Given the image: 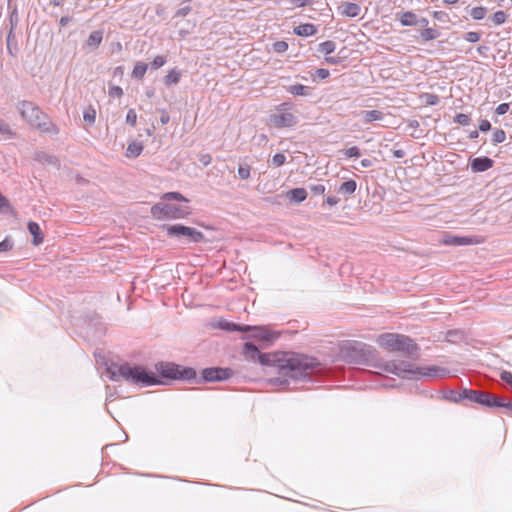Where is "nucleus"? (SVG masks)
I'll return each mask as SVG.
<instances>
[{"mask_svg": "<svg viewBox=\"0 0 512 512\" xmlns=\"http://www.w3.org/2000/svg\"><path fill=\"white\" fill-rule=\"evenodd\" d=\"M492 143L494 145L503 143L506 140V133L503 129H495L492 134Z\"/></svg>", "mask_w": 512, "mask_h": 512, "instance_id": "a19ab883", "label": "nucleus"}, {"mask_svg": "<svg viewBox=\"0 0 512 512\" xmlns=\"http://www.w3.org/2000/svg\"><path fill=\"white\" fill-rule=\"evenodd\" d=\"M420 36L424 41H432L440 36V32L433 28H426L421 31Z\"/></svg>", "mask_w": 512, "mask_h": 512, "instance_id": "4c0bfd02", "label": "nucleus"}, {"mask_svg": "<svg viewBox=\"0 0 512 512\" xmlns=\"http://www.w3.org/2000/svg\"><path fill=\"white\" fill-rule=\"evenodd\" d=\"M376 354L374 347L356 340L344 341L339 348L340 358L348 364L368 365Z\"/></svg>", "mask_w": 512, "mask_h": 512, "instance_id": "20e7f679", "label": "nucleus"}, {"mask_svg": "<svg viewBox=\"0 0 512 512\" xmlns=\"http://www.w3.org/2000/svg\"><path fill=\"white\" fill-rule=\"evenodd\" d=\"M343 155L346 157V158H351V157H360L361 156V151L360 149L357 147V146H352L348 149H345L342 151Z\"/></svg>", "mask_w": 512, "mask_h": 512, "instance_id": "09e8293b", "label": "nucleus"}, {"mask_svg": "<svg viewBox=\"0 0 512 512\" xmlns=\"http://www.w3.org/2000/svg\"><path fill=\"white\" fill-rule=\"evenodd\" d=\"M243 354L247 359L251 361H258L261 352L259 348L252 342H245L243 345Z\"/></svg>", "mask_w": 512, "mask_h": 512, "instance_id": "5701e85b", "label": "nucleus"}, {"mask_svg": "<svg viewBox=\"0 0 512 512\" xmlns=\"http://www.w3.org/2000/svg\"><path fill=\"white\" fill-rule=\"evenodd\" d=\"M397 19L402 26H416L418 25L417 15L413 11H405L397 14Z\"/></svg>", "mask_w": 512, "mask_h": 512, "instance_id": "4be33fe9", "label": "nucleus"}, {"mask_svg": "<svg viewBox=\"0 0 512 512\" xmlns=\"http://www.w3.org/2000/svg\"><path fill=\"white\" fill-rule=\"evenodd\" d=\"M377 344L390 352H400L408 357L417 358L420 347L409 336L399 333H383L376 339Z\"/></svg>", "mask_w": 512, "mask_h": 512, "instance_id": "39448f33", "label": "nucleus"}, {"mask_svg": "<svg viewBox=\"0 0 512 512\" xmlns=\"http://www.w3.org/2000/svg\"><path fill=\"white\" fill-rule=\"evenodd\" d=\"M463 38L470 43H476L481 39V33L475 31L466 32Z\"/></svg>", "mask_w": 512, "mask_h": 512, "instance_id": "de8ad7c7", "label": "nucleus"}, {"mask_svg": "<svg viewBox=\"0 0 512 512\" xmlns=\"http://www.w3.org/2000/svg\"><path fill=\"white\" fill-rule=\"evenodd\" d=\"M336 50V43L332 40H327L318 45V51L324 53L326 56L330 55Z\"/></svg>", "mask_w": 512, "mask_h": 512, "instance_id": "e433bc0d", "label": "nucleus"}, {"mask_svg": "<svg viewBox=\"0 0 512 512\" xmlns=\"http://www.w3.org/2000/svg\"><path fill=\"white\" fill-rule=\"evenodd\" d=\"M311 193L314 195H323L326 191V188L323 184L317 183V184H310L308 186Z\"/></svg>", "mask_w": 512, "mask_h": 512, "instance_id": "3c124183", "label": "nucleus"}, {"mask_svg": "<svg viewBox=\"0 0 512 512\" xmlns=\"http://www.w3.org/2000/svg\"><path fill=\"white\" fill-rule=\"evenodd\" d=\"M289 197L297 203L303 202L307 198V191L305 188H294L289 192Z\"/></svg>", "mask_w": 512, "mask_h": 512, "instance_id": "7c9ffc66", "label": "nucleus"}, {"mask_svg": "<svg viewBox=\"0 0 512 512\" xmlns=\"http://www.w3.org/2000/svg\"><path fill=\"white\" fill-rule=\"evenodd\" d=\"M13 248V241L9 238H5L0 242V252H6Z\"/></svg>", "mask_w": 512, "mask_h": 512, "instance_id": "13d9d810", "label": "nucleus"}, {"mask_svg": "<svg viewBox=\"0 0 512 512\" xmlns=\"http://www.w3.org/2000/svg\"><path fill=\"white\" fill-rule=\"evenodd\" d=\"M271 122L277 128H286L294 126L297 123V118L294 114L285 112L272 115Z\"/></svg>", "mask_w": 512, "mask_h": 512, "instance_id": "ddd939ff", "label": "nucleus"}, {"mask_svg": "<svg viewBox=\"0 0 512 512\" xmlns=\"http://www.w3.org/2000/svg\"><path fill=\"white\" fill-rule=\"evenodd\" d=\"M163 230L169 238H185L188 243H200L205 239L201 231L182 224L164 225Z\"/></svg>", "mask_w": 512, "mask_h": 512, "instance_id": "0eeeda50", "label": "nucleus"}, {"mask_svg": "<svg viewBox=\"0 0 512 512\" xmlns=\"http://www.w3.org/2000/svg\"><path fill=\"white\" fill-rule=\"evenodd\" d=\"M33 159L43 165H51L55 167H59V159L51 154H48L44 151H36L33 154Z\"/></svg>", "mask_w": 512, "mask_h": 512, "instance_id": "f3484780", "label": "nucleus"}, {"mask_svg": "<svg viewBox=\"0 0 512 512\" xmlns=\"http://www.w3.org/2000/svg\"><path fill=\"white\" fill-rule=\"evenodd\" d=\"M318 28L312 23L300 24L293 29V33L300 37L313 36L317 33Z\"/></svg>", "mask_w": 512, "mask_h": 512, "instance_id": "6ab92c4d", "label": "nucleus"}, {"mask_svg": "<svg viewBox=\"0 0 512 512\" xmlns=\"http://www.w3.org/2000/svg\"><path fill=\"white\" fill-rule=\"evenodd\" d=\"M106 372L112 381H126L129 384L140 387L154 386L163 383L154 373L147 372L142 366L130 365L128 362L122 364L112 362L107 366Z\"/></svg>", "mask_w": 512, "mask_h": 512, "instance_id": "7ed1b4c3", "label": "nucleus"}, {"mask_svg": "<svg viewBox=\"0 0 512 512\" xmlns=\"http://www.w3.org/2000/svg\"><path fill=\"white\" fill-rule=\"evenodd\" d=\"M178 379L185 381L195 380L197 383L199 378H197L196 371L193 368L182 367L179 365Z\"/></svg>", "mask_w": 512, "mask_h": 512, "instance_id": "a878e982", "label": "nucleus"}, {"mask_svg": "<svg viewBox=\"0 0 512 512\" xmlns=\"http://www.w3.org/2000/svg\"><path fill=\"white\" fill-rule=\"evenodd\" d=\"M509 109H510V104L509 103H501L495 109V113L497 115H504V114H506L509 111Z\"/></svg>", "mask_w": 512, "mask_h": 512, "instance_id": "052dcab7", "label": "nucleus"}, {"mask_svg": "<svg viewBox=\"0 0 512 512\" xmlns=\"http://www.w3.org/2000/svg\"><path fill=\"white\" fill-rule=\"evenodd\" d=\"M286 91L295 96H307L309 95V87L302 84H295L286 87Z\"/></svg>", "mask_w": 512, "mask_h": 512, "instance_id": "c756f323", "label": "nucleus"}, {"mask_svg": "<svg viewBox=\"0 0 512 512\" xmlns=\"http://www.w3.org/2000/svg\"><path fill=\"white\" fill-rule=\"evenodd\" d=\"M28 230H29L30 234L33 236L32 242L35 246H38L41 243H43L44 235H43L38 223H36L34 221H29L28 222Z\"/></svg>", "mask_w": 512, "mask_h": 512, "instance_id": "412c9836", "label": "nucleus"}, {"mask_svg": "<svg viewBox=\"0 0 512 512\" xmlns=\"http://www.w3.org/2000/svg\"><path fill=\"white\" fill-rule=\"evenodd\" d=\"M422 98L424 99L425 104L429 106H435L439 103V96L432 93H425Z\"/></svg>", "mask_w": 512, "mask_h": 512, "instance_id": "a18cd8bd", "label": "nucleus"}, {"mask_svg": "<svg viewBox=\"0 0 512 512\" xmlns=\"http://www.w3.org/2000/svg\"><path fill=\"white\" fill-rule=\"evenodd\" d=\"M181 79V71L177 68L171 69L164 77L163 82L166 86H172L177 84Z\"/></svg>", "mask_w": 512, "mask_h": 512, "instance_id": "c85d7f7f", "label": "nucleus"}, {"mask_svg": "<svg viewBox=\"0 0 512 512\" xmlns=\"http://www.w3.org/2000/svg\"><path fill=\"white\" fill-rule=\"evenodd\" d=\"M14 42H15L14 30H9L7 37H6V44H7V50L10 55H13L12 45Z\"/></svg>", "mask_w": 512, "mask_h": 512, "instance_id": "603ef678", "label": "nucleus"}, {"mask_svg": "<svg viewBox=\"0 0 512 512\" xmlns=\"http://www.w3.org/2000/svg\"><path fill=\"white\" fill-rule=\"evenodd\" d=\"M506 19H507V14L502 10L496 11L494 13V15L492 16V21L495 25L504 24L506 22Z\"/></svg>", "mask_w": 512, "mask_h": 512, "instance_id": "79ce46f5", "label": "nucleus"}, {"mask_svg": "<svg viewBox=\"0 0 512 512\" xmlns=\"http://www.w3.org/2000/svg\"><path fill=\"white\" fill-rule=\"evenodd\" d=\"M249 331L252 332L250 335L251 338L256 340H261L264 342H270L274 338H277L275 334H273L267 327L265 326H250L249 325Z\"/></svg>", "mask_w": 512, "mask_h": 512, "instance_id": "2eb2a0df", "label": "nucleus"}, {"mask_svg": "<svg viewBox=\"0 0 512 512\" xmlns=\"http://www.w3.org/2000/svg\"><path fill=\"white\" fill-rule=\"evenodd\" d=\"M102 40H103V31L95 30L90 33L86 43H87V46H89L90 48L96 49L101 44Z\"/></svg>", "mask_w": 512, "mask_h": 512, "instance_id": "cd10ccee", "label": "nucleus"}, {"mask_svg": "<svg viewBox=\"0 0 512 512\" xmlns=\"http://www.w3.org/2000/svg\"><path fill=\"white\" fill-rule=\"evenodd\" d=\"M10 30H15L18 24V12L17 8H14L10 14Z\"/></svg>", "mask_w": 512, "mask_h": 512, "instance_id": "5fc2aeb1", "label": "nucleus"}, {"mask_svg": "<svg viewBox=\"0 0 512 512\" xmlns=\"http://www.w3.org/2000/svg\"><path fill=\"white\" fill-rule=\"evenodd\" d=\"M83 119L90 123V124H93L95 122V119H96V111L94 108L92 107H89L87 108L86 110H84L83 112Z\"/></svg>", "mask_w": 512, "mask_h": 512, "instance_id": "c03bdc74", "label": "nucleus"}, {"mask_svg": "<svg viewBox=\"0 0 512 512\" xmlns=\"http://www.w3.org/2000/svg\"><path fill=\"white\" fill-rule=\"evenodd\" d=\"M0 134L6 139H12L16 133L12 130L11 126L7 121L0 117Z\"/></svg>", "mask_w": 512, "mask_h": 512, "instance_id": "473e14b6", "label": "nucleus"}, {"mask_svg": "<svg viewBox=\"0 0 512 512\" xmlns=\"http://www.w3.org/2000/svg\"><path fill=\"white\" fill-rule=\"evenodd\" d=\"M483 241L484 239L481 236L446 235L442 243L447 246H470L481 244Z\"/></svg>", "mask_w": 512, "mask_h": 512, "instance_id": "9b49d317", "label": "nucleus"}, {"mask_svg": "<svg viewBox=\"0 0 512 512\" xmlns=\"http://www.w3.org/2000/svg\"><path fill=\"white\" fill-rule=\"evenodd\" d=\"M340 14L343 16L355 18L361 12V7L357 3L353 2H345L341 6H339Z\"/></svg>", "mask_w": 512, "mask_h": 512, "instance_id": "a211bd4d", "label": "nucleus"}, {"mask_svg": "<svg viewBox=\"0 0 512 512\" xmlns=\"http://www.w3.org/2000/svg\"><path fill=\"white\" fill-rule=\"evenodd\" d=\"M491 129V123L487 119H482L479 123V131L487 132Z\"/></svg>", "mask_w": 512, "mask_h": 512, "instance_id": "338daca9", "label": "nucleus"}, {"mask_svg": "<svg viewBox=\"0 0 512 512\" xmlns=\"http://www.w3.org/2000/svg\"><path fill=\"white\" fill-rule=\"evenodd\" d=\"M356 188H357L356 181L353 179H349V180L343 182L339 186L338 193L344 195L345 197H348V196H351L352 194H354V192L356 191Z\"/></svg>", "mask_w": 512, "mask_h": 512, "instance_id": "393cba45", "label": "nucleus"}, {"mask_svg": "<svg viewBox=\"0 0 512 512\" xmlns=\"http://www.w3.org/2000/svg\"><path fill=\"white\" fill-rule=\"evenodd\" d=\"M487 12H488V10L486 7H483V6L473 7L470 10V16L474 20H482L486 17Z\"/></svg>", "mask_w": 512, "mask_h": 512, "instance_id": "58836bf2", "label": "nucleus"}, {"mask_svg": "<svg viewBox=\"0 0 512 512\" xmlns=\"http://www.w3.org/2000/svg\"><path fill=\"white\" fill-rule=\"evenodd\" d=\"M126 122L131 125L135 126L137 122V114L134 109H129L126 114Z\"/></svg>", "mask_w": 512, "mask_h": 512, "instance_id": "864d4df0", "label": "nucleus"}, {"mask_svg": "<svg viewBox=\"0 0 512 512\" xmlns=\"http://www.w3.org/2000/svg\"><path fill=\"white\" fill-rule=\"evenodd\" d=\"M362 122L365 124L383 119V113L379 110H364L361 112Z\"/></svg>", "mask_w": 512, "mask_h": 512, "instance_id": "b1692460", "label": "nucleus"}, {"mask_svg": "<svg viewBox=\"0 0 512 512\" xmlns=\"http://www.w3.org/2000/svg\"><path fill=\"white\" fill-rule=\"evenodd\" d=\"M433 17L438 21L445 22L448 18V14L444 11H434Z\"/></svg>", "mask_w": 512, "mask_h": 512, "instance_id": "774afa93", "label": "nucleus"}, {"mask_svg": "<svg viewBox=\"0 0 512 512\" xmlns=\"http://www.w3.org/2000/svg\"><path fill=\"white\" fill-rule=\"evenodd\" d=\"M258 362L266 366H274L284 377L276 379L280 384L291 380H311L313 376L322 372L321 363L311 356L292 352L261 353Z\"/></svg>", "mask_w": 512, "mask_h": 512, "instance_id": "f257e3e1", "label": "nucleus"}, {"mask_svg": "<svg viewBox=\"0 0 512 512\" xmlns=\"http://www.w3.org/2000/svg\"><path fill=\"white\" fill-rule=\"evenodd\" d=\"M10 209V203L6 197L0 193V212L6 213Z\"/></svg>", "mask_w": 512, "mask_h": 512, "instance_id": "bf43d9fd", "label": "nucleus"}, {"mask_svg": "<svg viewBox=\"0 0 512 512\" xmlns=\"http://www.w3.org/2000/svg\"><path fill=\"white\" fill-rule=\"evenodd\" d=\"M237 172L240 179L247 180L251 176V166L247 162L241 161Z\"/></svg>", "mask_w": 512, "mask_h": 512, "instance_id": "c9c22d12", "label": "nucleus"}, {"mask_svg": "<svg viewBox=\"0 0 512 512\" xmlns=\"http://www.w3.org/2000/svg\"><path fill=\"white\" fill-rule=\"evenodd\" d=\"M315 76H317L318 78L320 79H326L329 77L330 75V72L328 69H325V68H318L317 70H315V73H314Z\"/></svg>", "mask_w": 512, "mask_h": 512, "instance_id": "e2e57ef3", "label": "nucleus"}, {"mask_svg": "<svg viewBox=\"0 0 512 512\" xmlns=\"http://www.w3.org/2000/svg\"><path fill=\"white\" fill-rule=\"evenodd\" d=\"M340 202V198L337 196H327L323 205L335 206Z\"/></svg>", "mask_w": 512, "mask_h": 512, "instance_id": "69168bd1", "label": "nucleus"}, {"mask_svg": "<svg viewBox=\"0 0 512 512\" xmlns=\"http://www.w3.org/2000/svg\"><path fill=\"white\" fill-rule=\"evenodd\" d=\"M231 376L232 370L230 368H205L202 370L201 377L197 380V383L222 381L230 378Z\"/></svg>", "mask_w": 512, "mask_h": 512, "instance_id": "1a4fd4ad", "label": "nucleus"}, {"mask_svg": "<svg viewBox=\"0 0 512 512\" xmlns=\"http://www.w3.org/2000/svg\"><path fill=\"white\" fill-rule=\"evenodd\" d=\"M217 327L230 332H248L250 329L249 325L236 324L225 319H220Z\"/></svg>", "mask_w": 512, "mask_h": 512, "instance_id": "aec40b11", "label": "nucleus"}, {"mask_svg": "<svg viewBox=\"0 0 512 512\" xmlns=\"http://www.w3.org/2000/svg\"><path fill=\"white\" fill-rule=\"evenodd\" d=\"M161 200L163 201H170V200H177V201H182V202H189V200L183 196L180 192H167V193H164L162 196H161Z\"/></svg>", "mask_w": 512, "mask_h": 512, "instance_id": "ea45409f", "label": "nucleus"}, {"mask_svg": "<svg viewBox=\"0 0 512 512\" xmlns=\"http://www.w3.org/2000/svg\"><path fill=\"white\" fill-rule=\"evenodd\" d=\"M442 399L453 402V403H459L462 401V391H456L453 389L443 390L440 392Z\"/></svg>", "mask_w": 512, "mask_h": 512, "instance_id": "bb28decb", "label": "nucleus"}, {"mask_svg": "<svg viewBox=\"0 0 512 512\" xmlns=\"http://www.w3.org/2000/svg\"><path fill=\"white\" fill-rule=\"evenodd\" d=\"M478 404L487 408H506L512 411V402L507 398H501L486 391H482Z\"/></svg>", "mask_w": 512, "mask_h": 512, "instance_id": "9d476101", "label": "nucleus"}, {"mask_svg": "<svg viewBox=\"0 0 512 512\" xmlns=\"http://www.w3.org/2000/svg\"><path fill=\"white\" fill-rule=\"evenodd\" d=\"M454 122L462 126H468L471 122V118L468 114L458 113L454 117Z\"/></svg>", "mask_w": 512, "mask_h": 512, "instance_id": "37998d69", "label": "nucleus"}, {"mask_svg": "<svg viewBox=\"0 0 512 512\" xmlns=\"http://www.w3.org/2000/svg\"><path fill=\"white\" fill-rule=\"evenodd\" d=\"M494 161L486 156L470 159V167L474 173L485 172L492 168Z\"/></svg>", "mask_w": 512, "mask_h": 512, "instance_id": "dca6fc26", "label": "nucleus"}, {"mask_svg": "<svg viewBox=\"0 0 512 512\" xmlns=\"http://www.w3.org/2000/svg\"><path fill=\"white\" fill-rule=\"evenodd\" d=\"M17 110L21 118L32 127L39 118H44V112L31 101H20L17 104Z\"/></svg>", "mask_w": 512, "mask_h": 512, "instance_id": "6e6552de", "label": "nucleus"}, {"mask_svg": "<svg viewBox=\"0 0 512 512\" xmlns=\"http://www.w3.org/2000/svg\"><path fill=\"white\" fill-rule=\"evenodd\" d=\"M166 62H167V59H166V57H165V56H163V55H157V56L153 59V61L150 63V65H151V68H153V69H158V68H160V67L164 66V65L166 64Z\"/></svg>", "mask_w": 512, "mask_h": 512, "instance_id": "8fccbe9b", "label": "nucleus"}, {"mask_svg": "<svg viewBox=\"0 0 512 512\" xmlns=\"http://www.w3.org/2000/svg\"><path fill=\"white\" fill-rule=\"evenodd\" d=\"M34 128L39 130L41 133L48 134L51 136H55L59 134L58 126L51 121L49 116L44 113V118H39V120L33 125Z\"/></svg>", "mask_w": 512, "mask_h": 512, "instance_id": "f8f14e48", "label": "nucleus"}, {"mask_svg": "<svg viewBox=\"0 0 512 512\" xmlns=\"http://www.w3.org/2000/svg\"><path fill=\"white\" fill-rule=\"evenodd\" d=\"M325 62L330 65H338L342 62L341 57L339 56H325L324 58Z\"/></svg>", "mask_w": 512, "mask_h": 512, "instance_id": "680f3d73", "label": "nucleus"}, {"mask_svg": "<svg viewBox=\"0 0 512 512\" xmlns=\"http://www.w3.org/2000/svg\"><path fill=\"white\" fill-rule=\"evenodd\" d=\"M155 367L161 377L178 380L179 365L174 363L160 362L156 364Z\"/></svg>", "mask_w": 512, "mask_h": 512, "instance_id": "4468645a", "label": "nucleus"}, {"mask_svg": "<svg viewBox=\"0 0 512 512\" xmlns=\"http://www.w3.org/2000/svg\"><path fill=\"white\" fill-rule=\"evenodd\" d=\"M143 148L142 143L133 141L128 144L127 155L130 157H138L142 153Z\"/></svg>", "mask_w": 512, "mask_h": 512, "instance_id": "f704fd0d", "label": "nucleus"}, {"mask_svg": "<svg viewBox=\"0 0 512 512\" xmlns=\"http://www.w3.org/2000/svg\"><path fill=\"white\" fill-rule=\"evenodd\" d=\"M381 370L407 380L444 377L449 370L435 365L418 367L404 360H391L374 365Z\"/></svg>", "mask_w": 512, "mask_h": 512, "instance_id": "f03ea898", "label": "nucleus"}, {"mask_svg": "<svg viewBox=\"0 0 512 512\" xmlns=\"http://www.w3.org/2000/svg\"><path fill=\"white\" fill-rule=\"evenodd\" d=\"M482 390H473L464 388L462 390V400L467 399L471 402L478 403Z\"/></svg>", "mask_w": 512, "mask_h": 512, "instance_id": "2f4dec72", "label": "nucleus"}, {"mask_svg": "<svg viewBox=\"0 0 512 512\" xmlns=\"http://www.w3.org/2000/svg\"><path fill=\"white\" fill-rule=\"evenodd\" d=\"M500 378L512 387V373L511 372L506 371V370L502 371L500 374Z\"/></svg>", "mask_w": 512, "mask_h": 512, "instance_id": "0e129e2a", "label": "nucleus"}, {"mask_svg": "<svg viewBox=\"0 0 512 512\" xmlns=\"http://www.w3.org/2000/svg\"><path fill=\"white\" fill-rule=\"evenodd\" d=\"M272 162L275 166H282L286 162V156L283 153H276L272 158Z\"/></svg>", "mask_w": 512, "mask_h": 512, "instance_id": "6e6d98bb", "label": "nucleus"}, {"mask_svg": "<svg viewBox=\"0 0 512 512\" xmlns=\"http://www.w3.org/2000/svg\"><path fill=\"white\" fill-rule=\"evenodd\" d=\"M109 95L120 98L123 95V89L120 86L112 85L109 87Z\"/></svg>", "mask_w": 512, "mask_h": 512, "instance_id": "4d7b16f0", "label": "nucleus"}, {"mask_svg": "<svg viewBox=\"0 0 512 512\" xmlns=\"http://www.w3.org/2000/svg\"><path fill=\"white\" fill-rule=\"evenodd\" d=\"M273 51L276 53H284L288 50V43L286 41H276L272 44Z\"/></svg>", "mask_w": 512, "mask_h": 512, "instance_id": "49530a36", "label": "nucleus"}, {"mask_svg": "<svg viewBox=\"0 0 512 512\" xmlns=\"http://www.w3.org/2000/svg\"><path fill=\"white\" fill-rule=\"evenodd\" d=\"M190 213L189 206L167 203L163 200L150 208V214L156 220L182 219Z\"/></svg>", "mask_w": 512, "mask_h": 512, "instance_id": "423d86ee", "label": "nucleus"}, {"mask_svg": "<svg viewBox=\"0 0 512 512\" xmlns=\"http://www.w3.org/2000/svg\"><path fill=\"white\" fill-rule=\"evenodd\" d=\"M147 69H148V64H146L145 62H137L135 65H134V68H133V71H132V77L136 78V79H142L145 75V73L147 72Z\"/></svg>", "mask_w": 512, "mask_h": 512, "instance_id": "72a5a7b5", "label": "nucleus"}]
</instances>
